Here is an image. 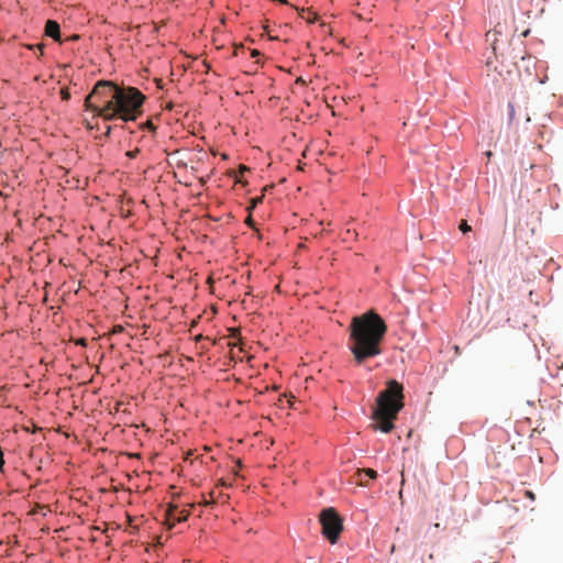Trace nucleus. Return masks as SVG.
Listing matches in <instances>:
<instances>
[{"mask_svg":"<svg viewBox=\"0 0 563 563\" xmlns=\"http://www.w3.org/2000/svg\"><path fill=\"white\" fill-rule=\"evenodd\" d=\"M145 96L135 87H119L99 80L86 98V109L104 121H135L144 110Z\"/></svg>","mask_w":563,"mask_h":563,"instance_id":"1","label":"nucleus"},{"mask_svg":"<svg viewBox=\"0 0 563 563\" xmlns=\"http://www.w3.org/2000/svg\"><path fill=\"white\" fill-rule=\"evenodd\" d=\"M347 347L357 366L383 353V343L387 333L385 320L373 309L354 316L347 328Z\"/></svg>","mask_w":563,"mask_h":563,"instance_id":"2","label":"nucleus"},{"mask_svg":"<svg viewBox=\"0 0 563 563\" xmlns=\"http://www.w3.org/2000/svg\"><path fill=\"white\" fill-rule=\"evenodd\" d=\"M404 387L395 379L387 382L386 388L377 394L372 407V428L375 431L390 433L395 428V421L404 408Z\"/></svg>","mask_w":563,"mask_h":563,"instance_id":"3","label":"nucleus"},{"mask_svg":"<svg viewBox=\"0 0 563 563\" xmlns=\"http://www.w3.org/2000/svg\"><path fill=\"white\" fill-rule=\"evenodd\" d=\"M321 534L331 544H336L344 530L343 518L333 507H325L319 514Z\"/></svg>","mask_w":563,"mask_h":563,"instance_id":"4","label":"nucleus"},{"mask_svg":"<svg viewBox=\"0 0 563 563\" xmlns=\"http://www.w3.org/2000/svg\"><path fill=\"white\" fill-rule=\"evenodd\" d=\"M45 34L57 43H62L59 24L54 20H47L45 24Z\"/></svg>","mask_w":563,"mask_h":563,"instance_id":"5","label":"nucleus"},{"mask_svg":"<svg viewBox=\"0 0 563 563\" xmlns=\"http://www.w3.org/2000/svg\"><path fill=\"white\" fill-rule=\"evenodd\" d=\"M139 128L142 131H148L151 133H155L156 132V126H155V124L151 120H146V121L140 123Z\"/></svg>","mask_w":563,"mask_h":563,"instance_id":"6","label":"nucleus"},{"mask_svg":"<svg viewBox=\"0 0 563 563\" xmlns=\"http://www.w3.org/2000/svg\"><path fill=\"white\" fill-rule=\"evenodd\" d=\"M507 121H508V124H512L514 120H515V117H516V110H515V104L512 102H508L507 104Z\"/></svg>","mask_w":563,"mask_h":563,"instance_id":"7","label":"nucleus"},{"mask_svg":"<svg viewBox=\"0 0 563 563\" xmlns=\"http://www.w3.org/2000/svg\"><path fill=\"white\" fill-rule=\"evenodd\" d=\"M25 47H26L27 49H30V51L38 49V51H40L38 58L43 55V49H44V44H43V43H37V44H27Z\"/></svg>","mask_w":563,"mask_h":563,"instance_id":"8","label":"nucleus"},{"mask_svg":"<svg viewBox=\"0 0 563 563\" xmlns=\"http://www.w3.org/2000/svg\"><path fill=\"white\" fill-rule=\"evenodd\" d=\"M60 98L63 101H68L70 99V91L69 88L63 87L59 91Z\"/></svg>","mask_w":563,"mask_h":563,"instance_id":"9","label":"nucleus"},{"mask_svg":"<svg viewBox=\"0 0 563 563\" xmlns=\"http://www.w3.org/2000/svg\"><path fill=\"white\" fill-rule=\"evenodd\" d=\"M140 153V148H134V150H130L125 153V155L130 158V159H134L136 158V156L139 155Z\"/></svg>","mask_w":563,"mask_h":563,"instance_id":"10","label":"nucleus"},{"mask_svg":"<svg viewBox=\"0 0 563 563\" xmlns=\"http://www.w3.org/2000/svg\"><path fill=\"white\" fill-rule=\"evenodd\" d=\"M367 475L369 478L375 479L377 477V473L373 470L367 471Z\"/></svg>","mask_w":563,"mask_h":563,"instance_id":"11","label":"nucleus"},{"mask_svg":"<svg viewBox=\"0 0 563 563\" xmlns=\"http://www.w3.org/2000/svg\"><path fill=\"white\" fill-rule=\"evenodd\" d=\"M187 518H188V514H187V512H181V514L179 515V517H178V520H179V521H184V520H186Z\"/></svg>","mask_w":563,"mask_h":563,"instance_id":"12","label":"nucleus"},{"mask_svg":"<svg viewBox=\"0 0 563 563\" xmlns=\"http://www.w3.org/2000/svg\"><path fill=\"white\" fill-rule=\"evenodd\" d=\"M461 230L465 233L466 231L470 230V227L465 223L461 227Z\"/></svg>","mask_w":563,"mask_h":563,"instance_id":"13","label":"nucleus"},{"mask_svg":"<svg viewBox=\"0 0 563 563\" xmlns=\"http://www.w3.org/2000/svg\"><path fill=\"white\" fill-rule=\"evenodd\" d=\"M112 128L110 125L107 126L106 135L109 136L111 134Z\"/></svg>","mask_w":563,"mask_h":563,"instance_id":"14","label":"nucleus"},{"mask_svg":"<svg viewBox=\"0 0 563 563\" xmlns=\"http://www.w3.org/2000/svg\"><path fill=\"white\" fill-rule=\"evenodd\" d=\"M526 121L530 122V115L529 114H527Z\"/></svg>","mask_w":563,"mask_h":563,"instance_id":"15","label":"nucleus"},{"mask_svg":"<svg viewBox=\"0 0 563 563\" xmlns=\"http://www.w3.org/2000/svg\"><path fill=\"white\" fill-rule=\"evenodd\" d=\"M0 196H2V191L0 190Z\"/></svg>","mask_w":563,"mask_h":563,"instance_id":"16","label":"nucleus"}]
</instances>
